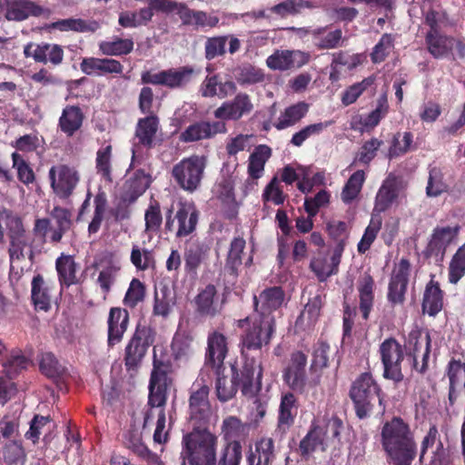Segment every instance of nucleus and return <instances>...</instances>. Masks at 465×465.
Masks as SVG:
<instances>
[{"label":"nucleus","instance_id":"nucleus-5","mask_svg":"<svg viewBox=\"0 0 465 465\" xmlns=\"http://www.w3.org/2000/svg\"><path fill=\"white\" fill-rule=\"evenodd\" d=\"M183 465L188 460L190 465H215L216 438L207 431L186 434L183 439Z\"/></svg>","mask_w":465,"mask_h":465},{"label":"nucleus","instance_id":"nucleus-10","mask_svg":"<svg viewBox=\"0 0 465 465\" xmlns=\"http://www.w3.org/2000/svg\"><path fill=\"white\" fill-rule=\"evenodd\" d=\"M48 178L54 194L60 200H68L80 182L78 171L65 163L53 165L49 169Z\"/></svg>","mask_w":465,"mask_h":465},{"label":"nucleus","instance_id":"nucleus-60","mask_svg":"<svg viewBox=\"0 0 465 465\" xmlns=\"http://www.w3.org/2000/svg\"><path fill=\"white\" fill-rule=\"evenodd\" d=\"M324 31L325 28H318L312 32L314 37L319 39V41L315 43V45L319 50L334 49L341 45L342 31L341 29H335L322 37H318Z\"/></svg>","mask_w":465,"mask_h":465},{"label":"nucleus","instance_id":"nucleus-7","mask_svg":"<svg viewBox=\"0 0 465 465\" xmlns=\"http://www.w3.org/2000/svg\"><path fill=\"white\" fill-rule=\"evenodd\" d=\"M206 163V157L191 155L173 165L172 176L181 189L193 193L201 185Z\"/></svg>","mask_w":465,"mask_h":465},{"label":"nucleus","instance_id":"nucleus-29","mask_svg":"<svg viewBox=\"0 0 465 465\" xmlns=\"http://www.w3.org/2000/svg\"><path fill=\"white\" fill-rule=\"evenodd\" d=\"M84 114L78 105H66L58 119V128L66 135L73 137L83 126Z\"/></svg>","mask_w":465,"mask_h":465},{"label":"nucleus","instance_id":"nucleus-41","mask_svg":"<svg viewBox=\"0 0 465 465\" xmlns=\"http://www.w3.org/2000/svg\"><path fill=\"white\" fill-rule=\"evenodd\" d=\"M245 240L242 237H235L230 244L225 260V271L234 278L238 276L239 268L242 263V253L245 248Z\"/></svg>","mask_w":465,"mask_h":465},{"label":"nucleus","instance_id":"nucleus-18","mask_svg":"<svg viewBox=\"0 0 465 465\" xmlns=\"http://www.w3.org/2000/svg\"><path fill=\"white\" fill-rule=\"evenodd\" d=\"M253 104L250 95L246 93H238L231 101L224 102L214 112L216 119L224 121H238L244 115L250 114Z\"/></svg>","mask_w":465,"mask_h":465},{"label":"nucleus","instance_id":"nucleus-19","mask_svg":"<svg viewBox=\"0 0 465 465\" xmlns=\"http://www.w3.org/2000/svg\"><path fill=\"white\" fill-rule=\"evenodd\" d=\"M107 347L109 349L119 345L124 337L130 324V314L126 308L112 307L107 317Z\"/></svg>","mask_w":465,"mask_h":465},{"label":"nucleus","instance_id":"nucleus-21","mask_svg":"<svg viewBox=\"0 0 465 465\" xmlns=\"http://www.w3.org/2000/svg\"><path fill=\"white\" fill-rule=\"evenodd\" d=\"M218 292L213 283L200 289L194 297V311L200 317L214 318L221 313L222 306L218 304Z\"/></svg>","mask_w":465,"mask_h":465},{"label":"nucleus","instance_id":"nucleus-53","mask_svg":"<svg viewBox=\"0 0 465 465\" xmlns=\"http://www.w3.org/2000/svg\"><path fill=\"white\" fill-rule=\"evenodd\" d=\"M208 394L209 387L205 384H196L195 382L192 387V393L190 396V409L193 413L202 414L208 409Z\"/></svg>","mask_w":465,"mask_h":465},{"label":"nucleus","instance_id":"nucleus-58","mask_svg":"<svg viewBox=\"0 0 465 465\" xmlns=\"http://www.w3.org/2000/svg\"><path fill=\"white\" fill-rule=\"evenodd\" d=\"M374 81L373 76H369L346 88L341 94L342 104L348 106L355 103L363 92L374 84Z\"/></svg>","mask_w":465,"mask_h":465},{"label":"nucleus","instance_id":"nucleus-17","mask_svg":"<svg viewBox=\"0 0 465 465\" xmlns=\"http://www.w3.org/2000/svg\"><path fill=\"white\" fill-rule=\"evenodd\" d=\"M227 132L224 122L197 121L189 124L179 135L182 143H189L213 139L218 134Z\"/></svg>","mask_w":465,"mask_h":465},{"label":"nucleus","instance_id":"nucleus-37","mask_svg":"<svg viewBox=\"0 0 465 465\" xmlns=\"http://www.w3.org/2000/svg\"><path fill=\"white\" fill-rule=\"evenodd\" d=\"M271 156L272 149L268 145L260 144L254 148L248 163V174L252 179L257 180L262 176L265 163Z\"/></svg>","mask_w":465,"mask_h":465},{"label":"nucleus","instance_id":"nucleus-20","mask_svg":"<svg viewBox=\"0 0 465 465\" xmlns=\"http://www.w3.org/2000/svg\"><path fill=\"white\" fill-rule=\"evenodd\" d=\"M160 129V119L156 114L139 118L134 130V139L137 146L146 150L153 149L157 144V134Z\"/></svg>","mask_w":465,"mask_h":465},{"label":"nucleus","instance_id":"nucleus-51","mask_svg":"<svg viewBox=\"0 0 465 465\" xmlns=\"http://www.w3.org/2000/svg\"><path fill=\"white\" fill-rule=\"evenodd\" d=\"M0 217L5 221L8 231V237H25V229L22 218L12 210L3 207L0 209Z\"/></svg>","mask_w":465,"mask_h":465},{"label":"nucleus","instance_id":"nucleus-27","mask_svg":"<svg viewBox=\"0 0 465 465\" xmlns=\"http://www.w3.org/2000/svg\"><path fill=\"white\" fill-rule=\"evenodd\" d=\"M237 90L236 84L232 80L222 82L219 74L207 75L203 81L200 92L203 97L226 98Z\"/></svg>","mask_w":465,"mask_h":465},{"label":"nucleus","instance_id":"nucleus-4","mask_svg":"<svg viewBox=\"0 0 465 465\" xmlns=\"http://www.w3.org/2000/svg\"><path fill=\"white\" fill-rule=\"evenodd\" d=\"M156 332L150 325L138 322L134 331L125 344L124 362L130 376L137 374L147 354L148 349L155 341Z\"/></svg>","mask_w":465,"mask_h":465},{"label":"nucleus","instance_id":"nucleus-49","mask_svg":"<svg viewBox=\"0 0 465 465\" xmlns=\"http://www.w3.org/2000/svg\"><path fill=\"white\" fill-rule=\"evenodd\" d=\"M146 296V286L138 278H133L123 299V304L129 309H134L143 302Z\"/></svg>","mask_w":465,"mask_h":465},{"label":"nucleus","instance_id":"nucleus-35","mask_svg":"<svg viewBox=\"0 0 465 465\" xmlns=\"http://www.w3.org/2000/svg\"><path fill=\"white\" fill-rule=\"evenodd\" d=\"M39 370L46 378H64L68 375V368L50 351L38 355Z\"/></svg>","mask_w":465,"mask_h":465},{"label":"nucleus","instance_id":"nucleus-16","mask_svg":"<svg viewBox=\"0 0 465 465\" xmlns=\"http://www.w3.org/2000/svg\"><path fill=\"white\" fill-rule=\"evenodd\" d=\"M24 55L33 58L35 63L57 66L63 63L64 52L57 44L30 42L24 46Z\"/></svg>","mask_w":465,"mask_h":465},{"label":"nucleus","instance_id":"nucleus-30","mask_svg":"<svg viewBox=\"0 0 465 465\" xmlns=\"http://www.w3.org/2000/svg\"><path fill=\"white\" fill-rule=\"evenodd\" d=\"M359 309L363 320L367 321L374 305L375 282L370 273H364L358 281Z\"/></svg>","mask_w":465,"mask_h":465},{"label":"nucleus","instance_id":"nucleus-50","mask_svg":"<svg viewBox=\"0 0 465 465\" xmlns=\"http://www.w3.org/2000/svg\"><path fill=\"white\" fill-rule=\"evenodd\" d=\"M112 145L108 144L100 148L96 153L95 168L96 173L103 180L107 183H113L112 175Z\"/></svg>","mask_w":465,"mask_h":465},{"label":"nucleus","instance_id":"nucleus-23","mask_svg":"<svg viewBox=\"0 0 465 465\" xmlns=\"http://www.w3.org/2000/svg\"><path fill=\"white\" fill-rule=\"evenodd\" d=\"M80 69L87 75H120L124 72V65L113 58L84 57L80 63Z\"/></svg>","mask_w":465,"mask_h":465},{"label":"nucleus","instance_id":"nucleus-1","mask_svg":"<svg viewBox=\"0 0 465 465\" xmlns=\"http://www.w3.org/2000/svg\"><path fill=\"white\" fill-rule=\"evenodd\" d=\"M284 296L282 287L273 286L253 297L254 312L237 322L239 328L247 327L242 338V349L260 350L269 343L274 330L272 313L282 306Z\"/></svg>","mask_w":465,"mask_h":465},{"label":"nucleus","instance_id":"nucleus-39","mask_svg":"<svg viewBox=\"0 0 465 465\" xmlns=\"http://www.w3.org/2000/svg\"><path fill=\"white\" fill-rule=\"evenodd\" d=\"M425 42L429 53L436 59L446 56L450 51L453 37L440 32L427 33Z\"/></svg>","mask_w":465,"mask_h":465},{"label":"nucleus","instance_id":"nucleus-6","mask_svg":"<svg viewBox=\"0 0 465 465\" xmlns=\"http://www.w3.org/2000/svg\"><path fill=\"white\" fill-rule=\"evenodd\" d=\"M199 216L200 213L193 203L179 202L174 214L173 207L165 213L163 232L177 239L185 238L196 230Z\"/></svg>","mask_w":465,"mask_h":465},{"label":"nucleus","instance_id":"nucleus-43","mask_svg":"<svg viewBox=\"0 0 465 465\" xmlns=\"http://www.w3.org/2000/svg\"><path fill=\"white\" fill-rule=\"evenodd\" d=\"M174 366L172 356L165 350L153 348V370L150 378H166L173 373Z\"/></svg>","mask_w":465,"mask_h":465},{"label":"nucleus","instance_id":"nucleus-42","mask_svg":"<svg viewBox=\"0 0 465 465\" xmlns=\"http://www.w3.org/2000/svg\"><path fill=\"white\" fill-rule=\"evenodd\" d=\"M1 362L6 378L20 375L31 364V361L20 350H12L6 359Z\"/></svg>","mask_w":465,"mask_h":465},{"label":"nucleus","instance_id":"nucleus-11","mask_svg":"<svg viewBox=\"0 0 465 465\" xmlns=\"http://www.w3.org/2000/svg\"><path fill=\"white\" fill-rule=\"evenodd\" d=\"M165 13H174L180 18L182 25L199 28H213L219 24V18L204 11L191 9L185 3L171 1L163 4Z\"/></svg>","mask_w":465,"mask_h":465},{"label":"nucleus","instance_id":"nucleus-44","mask_svg":"<svg viewBox=\"0 0 465 465\" xmlns=\"http://www.w3.org/2000/svg\"><path fill=\"white\" fill-rule=\"evenodd\" d=\"M331 346L328 342L319 340L314 346L312 361L311 364V373L320 377L323 374V370L329 366Z\"/></svg>","mask_w":465,"mask_h":465},{"label":"nucleus","instance_id":"nucleus-13","mask_svg":"<svg viewBox=\"0 0 465 465\" xmlns=\"http://www.w3.org/2000/svg\"><path fill=\"white\" fill-rule=\"evenodd\" d=\"M460 231V226H436L430 234L423 254L426 258L434 257L437 261H443L448 247L453 243Z\"/></svg>","mask_w":465,"mask_h":465},{"label":"nucleus","instance_id":"nucleus-56","mask_svg":"<svg viewBox=\"0 0 465 465\" xmlns=\"http://www.w3.org/2000/svg\"><path fill=\"white\" fill-rule=\"evenodd\" d=\"M94 212L92 221L88 225V233L94 234L100 230L104 213L107 208V197L104 192L96 193L94 199Z\"/></svg>","mask_w":465,"mask_h":465},{"label":"nucleus","instance_id":"nucleus-34","mask_svg":"<svg viewBox=\"0 0 465 465\" xmlns=\"http://www.w3.org/2000/svg\"><path fill=\"white\" fill-rule=\"evenodd\" d=\"M183 258L185 273L195 278L200 266L208 258V248L203 244H193L185 249Z\"/></svg>","mask_w":465,"mask_h":465},{"label":"nucleus","instance_id":"nucleus-14","mask_svg":"<svg viewBox=\"0 0 465 465\" xmlns=\"http://www.w3.org/2000/svg\"><path fill=\"white\" fill-rule=\"evenodd\" d=\"M383 364V378H403L401 362L404 359L402 346L395 338L385 339L379 349Z\"/></svg>","mask_w":465,"mask_h":465},{"label":"nucleus","instance_id":"nucleus-47","mask_svg":"<svg viewBox=\"0 0 465 465\" xmlns=\"http://www.w3.org/2000/svg\"><path fill=\"white\" fill-rule=\"evenodd\" d=\"M449 185L444 181V174L438 166L429 167V177L426 186V194L429 197H438L448 192Z\"/></svg>","mask_w":465,"mask_h":465},{"label":"nucleus","instance_id":"nucleus-9","mask_svg":"<svg viewBox=\"0 0 465 465\" xmlns=\"http://www.w3.org/2000/svg\"><path fill=\"white\" fill-rule=\"evenodd\" d=\"M349 396L353 402L356 416L363 420L370 416L377 398L380 404L383 401L381 390L375 380H355L350 389Z\"/></svg>","mask_w":465,"mask_h":465},{"label":"nucleus","instance_id":"nucleus-2","mask_svg":"<svg viewBox=\"0 0 465 465\" xmlns=\"http://www.w3.org/2000/svg\"><path fill=\"white\" fill-rule=\"evenodd\" d=\"M380 444L389 465H412L418 454L414 431L399 416H394L383 423Z\"/></svg>","mask_w":465,"mask_h":465},{"label":"nucleus","instance_id":"nucleus-59","mask_svg":"<svg viewBox=\"0 0 465 465\" xmlns=\"http://www.w3.org/2000/svg\"><path fill=\"white\" fill-rule=\"evenodd\" d=\"M393 47V36L391 34H383L370 54L371 62L375 64L384 62Z\"/></svg>","mask_w":465,"mask_h":465},{"label":"nucleus","instance_id":"nucleus-63","mask_svg":"<svg viewBox=\"0 0 465 465\" xmlns=\"http://www.w3.org/2000/svg\"><path fill=\"white\" fill-rule=\"evenodd\" d=\"M228 38L227 35L208 37L204 44L205 59L211 61L218 56H223L226 54L225 45Z\"/></svg>","mask_w":465,"mask_h":465},{"label":"nucleus","instance_id":"nucleus-55","mask_svg":"<svg viewBox=\"0 0 465 465\" xmlns=\"http://www.w3.org/2000/svg\"><path fill=\"white\" fill-rule=\"evenodd\" d=\"M465 275V242L458 248L452 256L449 269V282L456 284Z\"/></svg>","mask_w":465,"mask_h":465},{"label":"nucleus","instance_id":"nucleus-12","mask_svg":"<svg viewBox=\"0 0 465 465\" xmlns=\"http://www.w3.org/2000/svg\"><path fill=\"white\" fill-rule=\"evenodd\" d=\"M411 268L409 259L401 258L391 272L388 284L387 299L392 306L402 305L405 302Z\"/></svg>","mask_w":465,"mask_h":465},{"label":"nucleus","instance_id":"nucleus-31","mask_svg":"<svg viewBox=\"0 0 465 465\" xmlns=\"http://www.w3.org/2000/svg\"><path fill=\"white\" fill-rule=\"evenodd\" d=\"M276 222L278 227L282 231V235H278V254L277 263L279 268H284L285 261L288 259L291 253V247L289 243V234L291 232V227L289 225V219L286 211L279 209L276 213Z\"/></svg>","mask_w":465,"mask_h":465},{"label":"nucleus","instance_id":"nucleus-57","mask_svg":"<svg viewBox=\"0 0 465 465\" xmlns=\"http://www.w3.org/2000/svg\"><path fill=\"white\" fill-rule=\"evenodd\" d=\"M246 426L235 416H229L223 422V433L229 442L240 441L245 436Z\"/></svg>","mask_w":465,"mask_h":465},{"label":"nucleus","instance_id":"nucleus-32","mask_svg":"<svg viewBox=\"0 0 465 465\" xmlns=\"http://www.w3.org/2000/svg\"><path fill=\"white\" fill-rule=\"evenodd\" d=\"M388 112L389 104L387 96L383 94L377 100V106L373 111L365 116H360L358 124L361 126H357L352 123L351 128L361 133L371 132L380 124L381 120L386 116Z\"/></svg>","mask_w":465,"mask_h":465},{"label":"nucleus","instance_id":"nucleus-24","mask_svg":"<svg viewBox=\"0 0 465 465\" xmlns=\"http://www.w3.org/2000/svg\"><path fill=\"white\" fill-rule=\"evenodd\" d=\"M79 264L74 256L62 253L55 260V270L61 289L80 284L83 279L77 275Z\"/></svg>","mask_w":465,"mask_h":465},{"label":"nucleus","instance_id":"nucleus-61","mask_svg":"<svg viewBox=\"0 0 465 465\" xmlns=\"http://www.w3.org/2000/svg\"><path fill=\"white\" fill-rule=\"evenodd\" d=\"M173 298L168 287L163 286L160 292H155L153 313L155 316L167 317L172 310Z\"/></svg>","mask_w":465,"mask_h":465},{"label":"nucleus","instance_id":"nucleus-28","mask_svg":"<svg viewBox=\"0 0 465 465\" xmlns=\"http://www.w3.org/2000/svg\"><path fill=\"white\" fill-rule=\"evenodd\" d=\"M444 292L440 283L431 279L425 286L423 292L421 311L424 314L436 317L443 309Z\"/></svg>","mask_w":465,"mask_h":465},{"label":"nucleus","instance_id":"nucleus-36","mask_svg":"<svg viewBox=\"0 0 465 465\" xmlns=\"http://www.w3.org/2000/svg\"><path fill=\"white\" fill-rule=\"evenodd\" d=\"M194 74L195 70L190 65L163 70V86L170 89L183 88L192 81Z\"/></svg>","mask_w":465,"mask_h":465},{"label":"nucleus","instance_id":"nucleus-8","mask_svg":"<svg viewBox=\"0 0 465 465\" xmlns=\"http://www.w3.org/2000/svg\"><path fill=\"white\" fill-rule=\"evenodd\" d=\"M50 216L55 222V228L51 227L50 219L37 218L35 220L33 231L35 235L40 236L45 242L46 241L48 232H50L49 241L52 243H58L64 233L71 229L73 214L69 209L55 205L51 211Z\"/></svg>","mask_w":465,"mask_h":465},{"label":"nucleus","instance_id":"nucleus-25","mask_svg":"<svg viewBox=\"0 0 465 465\" xmlns=\"http://www.w3.org/2000/svg\"><path fill=\"white\" fill-rule=\"evenodd\" d=\"M5 17L8 21H24L44 14V8L30 0H5Z\"/></svg>","mask_w":465,"mask_h":465},{"label":"nucleus","instance_id":"nucleus-40","mask_svg":"<svg viewBox=\"0 0 465 465\" xmlns=\"http://www.w3.org/2000/svg\"><path fill=\"white\" fill-rule=\"evenodd\" d=\"M273 448L272 439H262L256 442L254 450L251 448L247 455L248 465H269L273 458Z\"/></svg>","mask_w":465,"mask_h":465},{"label":"nucleus","instance_id":"nucleus-33","mask_svg":"<svg viewBox=\"0 0 465 465\" xmlns=\"http://www.w3.org/2000/svg\"><path fill=\"white\" fill-rule=\"evenodd\" d=\"M31 300L35 310L47 312L51 308V293L43 275L36 274L31 282Z\"/></svg>","mask_w":465,"mask_h":465},{"label":"nucleus","instance_id":"nucleus-15","mask_svg":"<svg viewBox=\"0 0 465 465\" xmlns=\"http://www.w3.org/2000/svg\"><path fill=\"white\" fill-rule=\"evenodd\" d=\"M94 267L100 269L96 282L101 292L107 295L112 291L122 270L120 261L114 252H105L94 262Z\"/></svg>","mask_w":465,"mask_h":465},{"label":"nucleus","instance_id":"nucleus-46","mask_svg":"<svg viewBox=\"0 0 465 465\" xmlns=\"http://www.w3.org/2000/svg\"><path fill=\"white\" fill-rule=\"evenodd\" d=\"M134 49L132 39L115 37L113 41H103L99 44V50L107 56H120L130 54Z\"/></svg>","mask_w":465,"mask_h":465},{"label":"nucleus","instance_id":"nucleus-64","mask_svg":"<svg viewBox=\"0 0 465 465\" xmlns=\"http://www.w3.org/2000/svg\"><path fill=\"white\" fill-rule=\"evenodd\" d=\"M13 167L17 171L18 180L25 185L35 181V175L29 163L18 153L14 152L11 155Z\"/></svg>","mask_w":465,"mask_h":465},{"label":"nucleus","instance_id":"nucleus-54","mask_svg":"<svg viewBox=\"0 0 465 465\" xmlns=\"http://www.w3.org/2000/svg\"><path fill=\"white\" fill-rule=\"evenodd\" d=\"M145 232L148 233L159 232L163 224V214L160 203L152 199L144 213Z\"/></svg>","mask_w":465,"mask_h":465},{"label":"nucleus","instance_id":"nucleus-22","mask_svg":"<svg viewBox=\"0 0 465 465\" xmlns=\"http://www.w3.org/2000/svg\"><path fill=\"white\" fill-rule=\"evenodd\" d=\"M152 183L151 174L143 169L135 170L125 180L121 189V198L129 203H134L149 188Z\"/></svg>","mask_w":465,"mask_h":465},{"label":"nucleus","instance_id":"nucleus-62","mask_svg":"<svg viewBox=\"0 0 465 465\" xmlns=\"http://www.w3.org/2000/svg\"><path fill=\"white\" fill-rule=\"evenodd\" d=\"M3 457L6 465H24L26 460V454L22 443L15 440L5 445Z\"/></svg>","mask_w":465,"mask_h":465},{"label":"nucleus","instance_id":"nucleus-48","mask_svg":"<svg viewBox=\"0 0 465 465\" xmlns=\"http://www.w3.org/2000/svg\"><path fill=\"white\" fill-rule=\"evenodd\" d=\"M382 218L380 214L372 213L369 225L366 227L364 233L358 243L357 249L359 253H365L375 241L379 232L381 229Z\"/></svg>","mask_w":465,"mask_h":465},{"label":"nucleus","instance_id":"nucleus-26","mask_svg":"<svg viewBox=\"0 0 465 465\" xmlns=\"http://www.w3.org/2000/svg\"><path fill=\"white\" fill-rule=\"evenodd\" d=\"M400 193L399 182L395 176L387 177L375 197L372 213L380 214L391 207Z\"/></svg>","mask_w":465,"mask_h":465},{"label":"nucleus","instance_id":"nucleus-45","mask_svg":"<svg viewBox=\"0 0 465 465\" xmlns=\"http://www.w3.org/2000/svg\"><path fill=\"white\" fill-rule=\"evenodd\" d=\"M365 182V173L362 170H358L353 173L346 183L344 184L341 197L344 203H351L354 201L361 191L362 185Z\"/></svg>","mask_w":465,"mask_h":465},{"label":"nucleus","instance_id":"nucleus-52","mask_svg":"<svg viewBox=\"0 0 465 465\" xmlns=\"http://www.w3.org/2000/svg\"><path fill=\"white\" fill-rule=\"evenodd\" d=\"M130 261L132 264L138 271H147L153 268L155 260L152 250L141 248L139 245L134 244L132 247Z\"/></svg>","mask_w":465,"mask_h":465},{"label":"nucleus","instance_id":"nucleus-38","mask_svg":"<svg viewBox=\"0 0 465 465\" xmlns=\"http://www.w3.org/2000/svg\"><path fill=\"white\" fill-rule=\"evenodd\" d=\"M172 384L173 380H150L148 405L151 409H163L167 401L168 390Z\"/></svg>","mask_w":465,"mask_h":465},{"label":"nucleus","instance_id":"nucleus-3","mask_svg":"<svg viewBox=\"0 0 465 465\" xmlns=\"http://www.w3.org/2000/svg\"><path fill=\"white\" fill-rule=\"evenodd\" d=\"M228 351L227 337L218 331L209 332L203 370L209 378H239L237 368L233 364H224Z\"/></svg>","mask_w":465,"mask_h":465}]
</instances>
